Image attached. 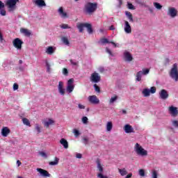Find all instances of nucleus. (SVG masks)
Returning <instances> with one entry per match:
<instances>
[{
    "label": "nucleus",
    "instance_id": "1",
    "mask_svg": "<svg viewBox=\"0 0 178 178\" xmlns=\"http://www.w3.org/2000/svg\"><path fill=\"white\" fill-rule=\"evenodd\" d=\"M98 8V3L88 2L85 5V13L87 15H92L96 12Z\"/></svg>",
    "mask_w": 178,
    "mask_h": 178
},
{
    "label": "nucleus",
    "instance_id": "2",
    "mask_svg": "<svg viewBox=\"0 0 178 178\" xmlns=\"http://www.w3.org/2000/svg\"><path fill=\"white\" fill-rule=\"evenodd\" d=\"M169 75L172 80H175V81H178V67L177 63H174L172 65V67L169 72Z\"/></svg>",
    "mask_w": 178,
    "mask_h": 178
},
{
    "label": "nucleus",
    "instance_id": "3",
    "mask_svg": "<svg viewBox=\"0 0 178 178\" xmlns=\"http://www.w3.org/2000/svg\"><path fill=\"white\" fill-rule=\"evenodd\" d=\"M135 151L136 154L140 155V156H147V155H148V152L144 149L138 143H136L135 145Z\"/></svg>",
    "mask_w": 178,
    "mask_h": 178
},
{
    "label": "nucleus",
    "instance_id": "4",
    "mask_svg": "<svg viewBox=\"0 0 178 178\" xmlns=\"http://www.w3.org/2000/svg\"><path fill=\"white\" fill-rule=\"evenodd\" d=\"M19 2V0H7L6 6L8 8L9 12H12L16 9V3Z\"/></svg>",
    "mask_w": 178,
    "mask_h": 178
},
{
    "label": "nucleus",
    "instance_id": "5",
    "mask_svg": "<svg viewBox=\"0 0 178 178\" xmlns=\"http://www.w3.org/2000/svg\"><path fill=\"white\" fill-rule=\"evenodd\" d=\"M90 80L91 83H95L97 84V83H99V81H101V75H99L98 72H95L91 74Z\"/></svg>",
    "mask_w": 178,
    "mask_h": 178
},
{
    "label": "nucleus",
    "instance_id": "6",
    "mask_svg": "<svg viewBox=\"0 0 178 178\" xmlns=\"http://www.w3.org/2000/svg\"><path fill=\"white\" fill-rule=\"evenodd\" d=\"M13 44L17 49H22V45H23V41L20 38H17L13 40Z\"/></svg>",
    "mask_w": 178,
    "mask_h": 178
},
{
    "label": "nucleus",
    "instance_id": "7",
    "mask_svg": "<svg viewBox=\"0 0 178 178\" xmlns=\"http://www.w3.org/2000/svg\"><path fill=\"white\" fill-rule=\"evenodd\" d=\"M73 83H74V79H70L67 81V91L70 93L73 92V90H74V85H73Z\"/></svg>",
    "mask_w": 178,
    "mask_h": 178
},
{
    "label": "nucleus",
    "instance_id": "8",
    "mask_svg": "<svg viewBox=\"0 0 178 178\" xmlns=\"http://www.w3.org/2000/svg\"><path fill=\"white\" fill-rule=\"evenodd\" d=\"M88 99L89 102H90V104H93V105H97V104H99V99H98L96 95L89 96Z\"/></svg>",
    "mask_w": 178,
    "mask_h": 178
},
{
    "label": "nucleus",
    "instance_id": "9",
    "mask_svg": "<svg viewBox=\"0 0 178 178\" xmlns=\"http://www.w3.org/2000/svg\"><path fill=\"white\" fill-rule=\"evenodd\" d=\"M168 111H169L170 113L171 114V116H172L173 118H176V116H177V115H178L177 107L171 106L168 108Z\"/></svg>",
    "mask_w": 178,
    "mask_h": 178
},
{
    "label": "nucleus",
    "instance_id": "10",
    "mask_svg": "<svg viewBox=\"0 0 178 178\" xmlns=\"http://www.w3.org/2000/svg\"><path fill=\"white\" fill-rule=\"evenodd\" d=\"M159 97L161 99H168L169 98V93H168V90L163 89L159 92Z\"/></svg>",
    "mask_w": 178,
    "mask_h": 178
},
{
    "label": "nucleus",
    "instance_id": "11",
    "mask_svg": "<svg viewBox=\"0 0 178 178\" xmlns=\"http://www.w3.org/2000/svg\"><path fill=\"white\" fill-rule=\"evenodd\" d=\"M124 32L127 34H131V26H130V23H129V21H124Z\"/></svg>",
    "mask_w": 178,
    "mask_h": 178
},
{
    "label": "nucleus",
    "instance_id": "12",
    "mask_svg": "<svg viewBox=\"0 0 178 178\" xmlns=\"http://www.w3.org/2000/svg\"><path fill=\"white\" fill-rule=\"evenodd\" d=\"M37 172H39L40 173L41 176L43 177H51V174L48 172L46 170H44L42 168H37L36 169Z\"/></svg>",
    "mask_w": 178,
    "mask_h": 178
},
{
    "label": "nucleus",
    "instance_id": "13",
    "mask_svg": "<svg viewBox=\"0 0 178 178\" xmlns=\"http://www.w3.org/2000/svg\"><path fill=\"white\" fill-rule=\"evenodd\" d=\"M168 15L171 17H176V16H177V10L175 8H168Z\"/></svg>",
    "mask_w": 178,
    "mask_h": 178
},
{
    "label": "nucleus",
    "instance_id": "14",
    "mask_svg": "<svg viewBox=\"0 0 178 178\" xmlns=\"http://www.w3.org/2000/svg\"><path fill=\"white\" fill-rule=\"evenodd\" d=\"M124 58L126 62H131L133 60V56L129 51L124 52Z\"/></svg>",
    "mask_w": 178,
    "mask_h": 178
},
{
    "label": "nucleus",
    "instance_id": "15",
    "mask_svg": "<svg viewBox=\"0 0 178 178\" xmlns=\"http://www.w3.org/2000/svg\"><path fill=\"white\" fill-rule=\"evenodd\" d=\"M33 2L36 6H38V8L47 6V3H45V1L44 0H35Z\"/></svg>",
    "mask_w": 178,
    "mask_h": 178
},
{
    "label": "nucleus",
    "instance_id": "16",
    "mask_svg": "<svg viewBox=\"0 0 178 178\" xmlns=\"http://www.w3.org/2000/svg\"><path fill=\"white\" fill-rule=\"evenodd\" d=\"M58 92L60 94V95H65V88H63V82L59 81L58 82Z\"/></svg>",
    "mask_w": 178,
    "mask_h": 178
},
{
    "label": "nucleus",
    "instance_id": "17",
    "mask_svg": "<svg viewBox=\"0 0 178 178\" xmlns=\"http://www.w3.org/2000/svg\"><path fill=\"white\" fill-rule=\"evenodd\" d=\"M124 130L125 133L129 134V133H134V129H133V127L130 124H126L124 127Z\"/></svg>",
    "mask_w": 178,
    "mask_h": 178
},
{
    "label": "nucleus",
    "instance_id": "18",
    "mask_svg": "<svg viewBox=\"0 0 178 178\" xmlns=\"http://www.w3.org/2000/svg\"><path fill=\"white\" fill-rule=\"evenodd\" d=\"M10 133V129L9 128L4 127L1 130V134L3 137H8V135Z\"/></svg>",
    "mask_w": 178,
    "mask_h": 178
},
{
    "label": "nucleus",
    "instance_id": "19",
    "mask_svg": "<svg viewBox=\"0 0 178 178\" xmlns=\"http://www.w3.org/2000/svg\"><path fill=\"white\" fill-rule=\"evenodd\" d=\"M60 144H61V145L63 146L65 149L69 148V143H67V140L65 138H61L60 140Z\"/></svg>",
    "mask_w": 178,
    "mask_h": 178
},
{
    "label": "nucleus",
    "instance_id": "20",
    "mask_svg": "<svg viewBox=\"0 0 178 178\" xmlns=\"http://www.w3.org/2000/svg\"><path fill=\"white\" fill-rule=\"evenodd\" d=\"M125 15L129 20L130 23H134V19H133V14L130 11H125Z\"/></svg>",
    "mask_w": 178,
    "mask_h": 178
},
{
    "label": "nucleus",
    "instance_id": "21",
    "mask_svg": "<svg viewBox=\"0 0 178 178\" xmlns=\"http://www.w3.org/2000/svg\"><path fill=\"white\" fill-rule=\"evenodd\" d=\"M96 163L97 165V169L100 173H102L104 172V167H102V165H101V161L99 159H97L96 161Z\"/></svg>",
    "mask_w": 178,
    "mask_h": 178
},
{
    "label": "nucleus",
    "instance_id": "22",
    "mask_svg": "<svg viewBox=\"0 0 178 178\" xmlns=\"http://www.w3.org/2000/svg\"><path fill=\"white\" fill-rule=\"evenodd\" d=\"M58 13H59L60 16H61V17H63V18L67 17V13H66L63 11V7L59 8Z\"/></svg>",
    "mask_w": 178,
    "mask_h": 178
},
{
    "label": "nucleus",
    "instance_id": "23",
    "mask_svg": "<svg viewBox=\"0 0 178 178\" xmlns=\"http://www.w3.org/2000/svg\"><path fill=\"white\" fill-rule=\"evenodd\" d=\"M76 27L79 30V33H83L84 31V27H86V23L77 24Z\"/></svg>",
    "mask_w": 178,
    "mask_h": 178
},
{
    "label": "nucleus",
    "instance_id": "24",
    "mask_svg": "<svg viewBox=\"0 0 178 178\" xmlns=\"http://www.w3.org/2000/svg\"><path fill=\"white\" fill-rule=\"evenodd\" d=\"M55 123V121H54L52 119H49L48 121H46L44 122V126L46 127V129H48L51 124H54Z\"/></svg>",
    "mask_w": 178,
    "mask_h": 178
},
{
    "label": "nucleus",
    "instance_id": "25",
    "mask_svg": "<svg viewBox=\"0 0 178 178\" xmlns=\"http://www.w3.org/2000/svg\"><path fill=\"white\" fill-rule=\"evenodd\" d=\"M20 31L21 33H22V34H24V35H26V37H30L31 35V32H30L29 29H21Z\"/></svg>",
    "mask_w": 178,
    "mask_h": 178
},
{
    "label": "nucleus",
    "instance_id": "26",
    "mask_svg": "<svg viewBox=\"0 0 178 178\" xmlns=\"http://www.w3.org/2000/svg\"><path fill=\"white\" fill-rule=\"evenodd\" d=\"M58 163H59V158H58V157H55L54 161L49 162V165L50 166H55V165H58Z\"/></svg>",
    "mask_w": 178,
    "mask_h": 178
},
{
    "label": "nucleus",
    "instance_id": "27",
    "mask_svg": "<svg viewBox=\"0 0 178 178\" xmlns=\"http://www.w3.org/2000/svg\"><path fill=\"white\" fill-rule=\"evenodd\" d=\"M86 27L87 29V31L89 34H92L93 31H92V26L91 24L86 23Z\"/></svg>",
    "mask_w": 178,
    "mask_h": 178
},
{
    "label": "nucleus",
    "instance_id": "28",
    "mask_svg": "<svg viewBox=\"0 0 178 178\" xmlns=\"http://www.w3.org/2000/svg\"><path fill=\"white\" fill-rule=\"evenodd\" d=\"M142 94L144 95V97H149L151 92L149 89L148 88H145L143 89V90L142 91Z\"/></svg>",
    "mask_w": 178,
    "mask_h": 178
},
{
    "label": "nucleus",
    "instance_id": "29",
    "mask_svg": "<svg viewBox=\"0 0 178 178\" xmlns=\"http://www.w3.org/2000/svg\"><path fill=\"white\" fill-rule=\"evenodd\" d=\"M118 172L121 175V176H126V175H127V170H126V168H118Z\"/></svg>",
    "mask_w": 178,
    "mask_h": 178
},
{
    "label": "nucleus",
    "instance_id": "30",
    "mask_svg": "<svg viewBox=\"0 0 178 178\" xmlns=\"http://www.w3.org/2000/svg\"><path fill=\"white\" fill-rule=\"evenodd\" d=\"M113 127V124L112 122H108L106 124V130L107 131H111Z\"/></svg>",
    "mask_w": 178,
    "mask_h": 178
},
{
    "label": "nucleus",
    "instance_id": "31",
    "mask_svg": "<svg viewBox=\"0 0 178 178\" xmlns=\"http://www.w3.org/2000/svg\"><path fill=\"white\" fill-rule=\"evenodd\" d=\"M54 47H49L46 49V54H48V55H52L54 54Z\"/></svg>",
    "mask_w": 178,
    "mask_h": 178
},
{
    "label": "nucleus",
    "instance_id": "32",
    "mask_svg": "<svg viewBox=\"0 0 178 178\" xmlns=\"http://www.w3.org/2000/svg\"><path fill=\"white\" fill-rule=\"evenodd\" d=\"M143 76V71H139L136 73V81H141V77Z\"/></svg>",
    "mask_w": 178,
    "mask_h": 178
},
{
    "label": "nucleus",
    "instance_id": "33",
    "mask_svg": "<svg viewBox=\"0 0 178 178\" xmlns=\"http://www.w3.org/2000/svg\"><path fill=\"white\" fill-rule=\"evenodd\" d=\"M61 40L65 45H70V42H69V39L67 37H63Z\"/></svg>",
    "mask_w": 178,
    "mask_h": 178
},
{
    "label": "nucleus",
    "instance_id": "34",
    "mask_svg": "<svg viewBox=\"0 0 178 178\" xmlns=\"http://www.w3.org/2000/svg\"><path fill=\"white\" fill-rule=\"evenodd\" d=\"M100 42L102 45H104V44H111V42H109V40L106 38L100 39Z\"/></svg>",
    "mask_w": 178,
    "mask_h": 178
},
{
    "label": "nucleus",
    "instance_id": "35",
    "mask_svg": "<svg viewBox=\"0 0 178 178\" xmlns=\"http://www.w3.org/2000/svg\"><path fill=\"white\" fill-rule=\"evenodd\" d=\"M22 122L26 126H29V127L31 126V124H30V121L27 118H23Z\"/></svg>",
    "mask_w": 178,
    "mask_h": 178
},
{
    "label": "nucleus",
    "instance_id": "36",
    "mask_svg": "<svg viewBox=\"0 0 178 178\" xmlns=\"http://www.w3.org/2000/svg\"><path fill=\"white\" fill-rule=\"evenodd\" d=\"M127 8L131 10H134L136 9V7H134V6L131 3H127Z\"/></svg>",
    "mask_w": 178,
    "mask_h": 178
},
{
    "label": "nucleus",
    "instance_id": "37",
    "mask_svg": "<svg viewBox=\"0 0 178 178\" xmlns=\"http://www.w3.org/2000/svg\"><path fill=\"white\" fill-rule=\"evenodd\" d=\"M154 6L155 7L156 9L161 10L162 9V6L159 3H154Z\"/></svg>",
    "mask_w": 178,
    "mask_h": 178
},
{
    "label": "nucleus",
    "instance_id": "38",
    "mask_svg": "<svg viewBox=\"0 0 178 178\" xmlns=\"http://www.w3.org/2000/svg\"><path fill=\"white\" fill-rule=\"evenodd\" d=\"M149 73V69L142 70V74H143V76H147V74H148Z\"/></svg>",
    "mask_w": 178,
    "mask_h": 178
},
{
    "label": "nucleus",
    "instance_id": "39",
    "mask_svg": "<svg viewBox=\"0 0 178 178\" xmlns=\"http://www.w3.org/2000/svg\"><path fill=\"white\" fill-rule=\"evenodd\" d=\"M95 90L96 91V92H101V88H99V86H98V85H97L96 83L93 86Z\"/></svg>",
    "mask_w": 178,
    "mask_h": 178
},
{
    "label": "nucleus",
    "instance_id": "40",
    "mask_svg": "<svg viewBox=\"0 0 178 178\" xmlns=\"http://www.w3.org/2000/svg\"><path fill=\"white\" fill-rule=\"evenodd\" d=\"M117 99H118V96L115 95L114 97H113L110 99L109 103L113 104V102H115V101H116Z\"/></svg>",
    "mask_w": 178,
    "mask_h": 178
},
{
    "label": "nucleus",
    "instance_id": "41",
    "mask_svg": "<svg viewBox=\"0 0 178 178\" xmlns=\"http://www.w3.org/2000/svg\"><path fill=\"white\" fill-rule=\"evenodd\" d=\"M70 62L72 66H79V61H74L72 59L70 60Z\"/></svg>",
    "mask_w": 178,
    "mask_h": 178
},
{
    "label": "nucleus",
    "instance_id": "42",
    "mask_svg": "<svg viewBox=\"0 0 178 178\" xmlns=\"http://www.w3.org/2000/svg\"><path fill=\"white\" fill-rule=\"evenodd\" d=\"M152 178H158V172H156V170L152 172Z\"/></svg>",
    "mask_w": 178,
    "mask_h": 178
},
{
    "label": "nucleus",
    "instance_id": "43",
    "mask_svg": "<svg viewBox=\"0 0 178 178\" xmlns=\"http://www.w3.org/2000/svg\"><path fill=\"white\" fill-rule=\"evenodd\" d=\"M46 67L47 69L48 73H49L51 72V65L48 61H46Z\"/></svg>",
    "mask_w": 178,
    "mask_h": 178
},
{
    "label": "nucleus",
    "instance_id": "44",
    "mask_svg": "<svg viewBox=\"0 0 178 178\" xmlns=\"http://www.w3.org/2000/svg\"><path fill=\"white\" fill-rule=\"evenodd\" d=\"M151 94H155L156 92V88L154 86L151 87L149 90Z\"/></svg>",
    "mask_w": 178,
    "mask_h": 178
},
{
    "label": "nucleus",
    "instance_id": "45",
    "mask_svg": "<svg viewBox=\"0 0 178 178\" xmlns=\"http://www.w3.org/2000/svg\"><path fill=\"white\" fill-rule=\"evenodd\" d=\"M0 15L1 16H6V10L4 8L0 9Z\"/></svg>",
    "mask_w": 178,
    "mask_h": 178
},
{
    "label": "nucleus",
    "instance_id": "46",
    "mask_svg": "<svg viewBox=\"0 0 178 178\" xmlns=\"http://www.w3.org/2000/svg\"><path fill=\"white\" fill-rule=\"evenodd\" d=\"M60 28L63 29H70V26H69L67 24H63L62 25H60Z\"/></svg>",
    "mask_w": 178,
    "mask_h": 178
},
{
    "label": "nucleus",
    "instance_id": "47",
    "mask_svg": "<svg viewBox=\"0 0 178 178\" xmlns=\"http://www.w3.org/2000/svg\"><path fill=\"white\" fill-rule=\"evenodd\" d=\"M139 175L142 177H144L145 176V171L143 169L139 170Z\"/></svg>",
    "mask_w": 178,
    "mask_h": 178
},
{
    "label": "nucleus",
    "instance_id": "48",
    "mask_svg": "<svg viewBox=\"0 0 178 178\" xmlns=\"http://www.w3.org/2000/svg\"><path fill=\"white\" fill-rule=\"evenodd\" d=\"M35 130H37L38 133H41V127L38 124H35Z\"/></svg>",
    "mask_w": 178,
    "mask_h": 178
},
{
    "label": "nucleus",
    "instance_id": "49",
    "mask_svg": "<svg viewBox=\"0 0 178 178\" xmlns=\"http://www.w3.org/2000/svg\"><path fill=\"white\" fill-rule=\"evenodd\" d=\"M82 122L84 124H87L88 123V118L87 117L82 118Z\"/></svg>",
    "mask_w": 178,
    "mask_h": 178
},
{
    "label": "nucleus",
    "instance_id": "50",
    "mask_svg": "<svg viewBox=\"0 0 178 178\" xmlns=\"http://www.w3.org/2000/svg\"><path fill=\"white\" fill-rule=\"evenodd\" d=\"M63 74L64 76H67L69 74V71L66 68L63 69Z\"/></svg>",
    "mask_w": 178,
    "mask_h": 178
},
{
    "label": "nucleus",
    "instance_id": "51",
    "mask_svg": "<svg viewBox=\"0 0 178 178\" xmlns=\"http://www.w3.org/2000/svg\"><path fill=\"white\" fill-rule=\"evenodd\" d=\"M106 52H107V54H110L111 56H114V55L112 53V51H111V49H109V48H108V47L106 48Z\"/></svg>",
    "mask_w": 178,
    "mask_h": 178
},
{
    "label": "nucleus",
    "instance_id": "52",
    "mask_svg": "<svg viewBox=\"0 0 178 178\" xmlns=\"http://www.w3.org/2000/svg\"><path fill=\"white\" fill-rule=\"evenodd\" d=\"M74 134L75 137H79V136H80V132L77 129L74 130Z\"/></svg>",
    "mask_w": 178,
    "mask_h": 178
},
{
    "label": "nucleus",
    "instance_id": "53",
    "mask_svg": "<svg viewBox=\"0 0 178 178\" xmlns=\"http://www.w3.org/2000/svg\"><path fill=\"white\" fill-rule=\"evenodd\" d=\"M172 126H174V127H177L178 128V121L177 120H173L172 121Z\"/></svg>",
    "mask_w": 178,
    "mask_h": 178
},
{
    "label": "nucleus",
    "instance_id": "54",
    "mask_svg": "<svg viewBox=\"0 0 178 178\" xmlns=\"http://www.w3.org/2000/svg\"><path fill=\"white\" fill-rule=\"evenodd\" d=\"M13 90L14 91H16V90H19V85L17 83L13 84Z\"/></svg>",
    "mask_w": 178,
    "mask_h": 178
},
{
    "label": "nucleus",
    "instance_id": "55",
    "mask_svg": "<svg viewBox=\"0 0 178 178\" xmlns=\"http://www.w3.org/2000/svg\"><path fill=\"white\" fill-rule=\"evenodd\" d=\"M97 177H99V178H108V177H106V176L102 175V173H99V174L97 175Z\"/></svg>",
    "mask_w": 178,
    "mask_h": 178
},
{
    "label": "nucleus",
    "instance_id": "56",
    "mask_svg": "<svg viewBox=\"0 0 178 178\" xmlns=\"http://www.w3.org/2000/svg\"><path fill=\"white\" fill-rule=\"evenodd\" d=\"M83 143L85 144V145H87L88 144V138H83Z\"/></svg>",
    "mask_w": 178,
    "mask_h": 178
},
{
    "label": "nucleus",
    "instance_id": "57",
    "mask_svg": "<svg viewBox=\"0 0 178 178\" xmlns=\"http://www.w3.org/2000/svg\"><path fill=\"white\" fill-rule=\"evenodd\" d=\"M40 155H41V156H42L43 158H47V153L44 152H40Z\"/></svg>",
    "mask_w": 178,
    "mask_h": 178
},
{
    "label": "nucleus",
    "instance_id": "58",
    "mask_svg": "<svg viewBox=\"0 0 178 178\" xmlns=\"http://www.w3.org/2000/svg\"><path fill=\"white\" fill-rule=\"evenodd\" d=\"M5 8V3H3L1 1H0V9Z\"/></svg>",
    "mask_w": 178,
    "mask_h": 178
},
{
    "label": "nucleus",
    "instance_id": "59",
    "mask_svg": "<svg viewBox=\"0 0 178 178\" xmlns=\"http://www.w3.org/2000/svg\"><path fill=\"white\" fill-rule=\"evenodd\" d=\"M0 41L2 42L3 41V35H2V33L0 31Z\"/></svg>",
    "mask_w": 178,
    "mask_h": 178
},
{
    "label": "nucleus",
    "instance_id": "60",
    "mask_svg": "<svg viewBox=\"0 0 178 178\" xmlns=\"http://www.w3.org/2000/svg\"><path fill=\"white\" fill-rule=\"evenodd\" d=\"M133 177V174L132 173H129V174H128L126 177H125V178H131Z\"/></svg>",
    "mask_w": 178,
    "mask_h": 178
},
{
    "label": "nucleus",
    "instance_id": "61",
    "mask_svg": "<svg viewBox=\"0 0 178 178\" xmlns=\"http://www.w3.org/2000/svg\"><path fill=\"white\" fill-rule=\"evenodd\" d=\"M81 156H82L81 154L80 153L76 154V158H78V159H81Z\"/></svg>",
    "mask_w": 178,
    "mask_h": 178
},
{
    "label": "nucleus",
    "instance_id": "62",
    "mask_svg": "<svg viewBox=\"0 0 178 178\" xmlns=\"http://www.w3.org/2000/svg\"><path fill=\"white\" fill-rule=\"evenodd\" d=\"M86 106H84L83 104H79V109H84Z\"/></svg>",
    "mask_w": 178,
    "mask_h": 178
},
{
    "label": "nucleus",
    "instance_id": "63",
    "mask_svg": "<svg viewBox=\"0 0 178 178\" xmlns=\"http://www.w3.org/2000/svg\"><path fill=\"white\" fill-rule=\"evenodd\" d=\"M17 166H20V165H22V162H20V161L17 160Z\"/></svg>",
    "mask_w": 178,
    "mask_h": 178
},
{
    "label": "nucleus",
    "instance_id": "64",
    "mask_svg": "<svg viewBox=\"0 0 178 178\" xmlns=\"http://www.w3.org/2000/svg\"><path fill=\"white\" fill-rule=\"evenodd\" d=\"M109 30H115V26L113 25H111L110 27H109Z\"/></svg>",
    "mask_w": 178,
    "mask_h": 178
}]
</instances>
